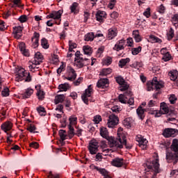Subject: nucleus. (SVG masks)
I'll list each match as a JSON object with an SVG mask.
<instances>
[{"label": "nucleus", "instance_id": "f257e3e1", "mask_svg": "<svg viewBox=\"0 0 178 178\" xmlns=\"http://www.w3.org/2000/svg\"><path fill=\"white\" fill-rule=\"evenodd\" d=\"M171 151L167 150L165 153V159L168 163H173L176 165L178 162V139H173L170 147Z\"/></svg>", "mask_w": 178, "mask_h": 178}, {"label": "nucleus", "instance_id": "f03ea898", "mask_svg": "<svg viewBox=\"0 0 178 178\" xmlns=\"http://www.w3.org/2000/svg\"><path fill=\"white\" fill-rule=\"evenodd\" d=\"M145 172L146 173L150 172L151 178H156L158 173L161 172L159 169V160L158 159L152 161H147L145 165Z\"/></svg>", "mask_w": 178, "mask_h": 178}, {"label": "nucleus", "instance_id": "7ed1b4c3", "mask_svg": "<svg viewBox=\"0 0 178 178\" xmlns=\"http://www.w3.org/2000/svg\"><path fill=\"white\" fill-rule=\"evenodd\" d=\"M147 91L151 90H156V92L154 93L153 97L156 99V97L161 94V88H163V83L162 81H158L156 77L153 78L152 81H149L147 83Z\"/></svg>", "mask_w": 178, "mask_h": 178}, {"label": "nucleus", "instance_id": "20e7f679", "mask_svg": "<svg viewBox=\"0 0 178 178\" xmlns=\"http://www.w3.org/2000/svg\"><path fill=\"white\" fill-rule=\"evenodd\" d=\"M100 135L103 138H106L107 141H108V145L111 148H122V145H119L118 143V139L115 138V137L109 136L108 129L106 127H102L100 129Z\"/></svg>", "mask_w": 178, "mask_h": 178}, {"label": "nucleus", "instance_id": "39448f33", "mask_svg": "<svg viewBox=\"0 0 178 178\" xmlns=\"http://www.w3.org/2000/svg\"><path fill=\"white\" fill-rule=\"evenodd\" d=\"M76 131L74 132V128L70 125L69 131H67V134L70 138H73L74 136H77V137H81L83 136V129L79 128V127H76Z\"/></svg>", "mask_w": 178, "mask_h": 178}, {"label": "nucleus", "instance_id": "423d86ee", "mask_svg": "<svg viewBox=\"0 0 178 178\" xmlns=\"http://www.w3.org/2000/svg\"><path fill=\"white\" fill-rule=\"evenodd\" d=\"M98 148H99V143L97 142V140L92 139L89 143L88 149L92 155H95L98 152Z\"/></svg>", "mask_w": 178, "mask_h": 178}, {"label": "nucleus", "instance_id": "0eeeda50", "mask_svg": "<svg viewBox=\"0 0 178 178\" xmlns=\"http://www.w3.org/2000/svg\"><path fill=\"white\" fill-rule=\"evenodd\" d=\"M178 134V130L173 128H165L163 131V137L169 138V137H176Z\"/></svg>", "mask_w": 178, "mask_h": 178}, {"label": "nucleus", "instance_id": "6e6552de", "mask_svg": "<svg viewBox=\"0 0 178 178\" xmlns=\"http://www.w3.org/2000/svg\"><path fill=\"white\" fill-rule=\"evenodd\" d=\"M67 76L65 77L66 80L69 81H74L77 77V73H76V70H74L73 67L68 66L67 67Z\"/></svg>", "mask_w": 178, "mask_h": 178}, {"label": "nucleus", "instance_id": "1a4fd4ad", "mask_svg": "<svg viewBox=\"0 0 178 178\" xmlns=\"http://www.w3.org/2000/svg\"><path fill=\"white\" fill-rule=\"evenodd\" d=\"M119 123V118L116 116L115 114H111L108 117V121L107 122L108 127L112 129L115 127V126H118Z\"/></svg>", "mask_w": 178, "mask_h": 178}, {"label": "nucleus", "instance_id": "9d476101", "mask_svg": "<svg viewBox=\"0 0 178 178\" xmlns=\"http://www.w3.org/2000/svg\"><path fill=\"white\" fill-rule=\"evenodd\" d=\"M92 94V88L89 86L87 89H86L85 92L81 95V99L86 105H88V98L91 97Z\"/></svg>", "mask_w": 178, "mask_h": 178}, {"label": "nucleus", "instance_id": "9b49d317", "mask_svg": "<svg viewBox=\"0 0 178 178\" xmlns=\"http://www.w3.org/2000/svg\"><path fill=\"white\" fill-rule=\"evenodd\" d=\"M12 127H13V124L9 121H7L3 123L1 126V130H3L4 133H6L7 136H10V137H13L12 134H10V130H12Z\"/></svg>", "mask_w": 178, "mask_h": 178}, {"label": "nucleus", "instance_id": "f8f14e48", "mask_svg": "<svg viewBox=\"0 0 178 178\" xmlns=\"http://www.w3.org/2000/svg\"><path fill=\"white\" fill-rule=\"evenodd\" d=\"M131 95H133L131 91L127 90L123 95L121 94L118 96V99L121 104H127V100L126 99H129Z\"/></svg>", "mask_w": 178, "mask_h": 178}, {"label": "nucleus", "instance_id": "ddd939ff", "mask_svg": "<svg viewBox=\"0 0 178 178\" xmlns=\"http://www.w3.org/2000/svg\"><path fill=\"white\" fill-rule=\"evenodd\" d=\"M97 87L104 90L108 88L109 87V80L108 79H100L97 83Z\"/></svg>", "mask_w": 178, "mask_h": 178}, {"label": "nucleus", "instance_id": "4468645a", "mask_svg": "<svg viewBox=\"0 0 178 178\" xmlns=\"http://www.w3.org/2000/svg\"><path fill=\"white\" fill-rule=\"evenodd\" d=\"M35 88L37 90L36 95L38 99L40 101H44V98H45V92L41 90V85H36Z\"/></svg>", "mask_w": 178, "mask_h": 178}, {"label": "nucleus", "instance_id": "2eb2a0df", "mask_svg": "<svg viewBox=\"0 0 178 178\" xmlns=\"http://www.w3.org/2000/svg\"><path fill=\"white\" fill-rule=\"evenodd\" d=\"M27 72L24 71L23 68L19 69L17 73L15 74V81H23L26 77Z\"/></svg>", "mask_w": 178, "mask_h": 178}, {"label": "nucleus", "instance_id": "dca6fc26", "mask_svg": "<svg viewBox=\"0 0 178 178\" xmlns=\"http://www.w3.org/2000/svg\"><path fill=\"white\" fill-rule=\"evenodd\" d=\"M62 13H63V11L60 10H59L58 11H53L51 12V13L47 15V17L49 19H54V20H59V19L62 16Z\"/></svg>", "mask_w": 178, "mask_h": 178}, {"label": "nucleus", "instance_id": "f3484780", "mask_svg": "<svg viewBox=\"0 0 178 178\" xmlns=\"http://www.w3.org/2000/svg\"><path fill=\"white\" fill-rule=\"evenodd\" d=\"M90 60L87 58H83V60H77V63H76V67L79 69H81L84 67V66H88L90 65Z\"/></svg>", "mask_w": 178, "mask_h": 178}, {"label": "nucleus", "instance_id": "a211bd4d", "mask_svg": "<svg viewBox=\"0 0 178 178\" xmlns=\"http://www.w3.org/2000/svg\"><path fill=\"white\" fill-rule=\"evenodd\" d=\"M117 143L119 144V145H122L121 148L115 147L117 149H122V148H123V145L125 146L127 149H131V148H133V145L130 143H127V140L126 139H124L123 141H122L121 138L119 140L117 139Z\"/></svg>", "mask_w": 178, "mask_h": 178}, {"label": "nucleus", "instance_id": "6ab92c4d", "mask_svg": "<svg viewBox=\"0 0 178 178\" xmlns=\"http://www.w3.org/2000/svg\"><path fill=\"white\" fill-rule=\"evenodd\" d=\"M126 42V40L122 39L120 40H118L117 43L115 44L113 49L114 51H122V49H124V44Z\"/></svg>", "mask_w": 178, "mask_h": 178}, {"label": "nucleus", "instance_id": "aec40b11", "mask_svg": "<svg viewBox=\"0 0 178 178\" xmlns=\"http://www.w3.org/2000/svg\"><path fill=\"white\" fill-rule=\"evenodd\" d=\"M95 169L97 170V172H99L100 175H102V176H104V178H112V177H111V173L105 168H101L99 167L95 166Z\"/></svg>", "mask_w": 178, "mask_h": 178}, {"label": "nucleus", "instance_id": "412c9836", "mask_svg": "<svg viewBox=\"0 0 178 178\" xmlns=\"http://www.w3.org/2000/svg\"><path fill=\"white\" fill-rule=\"evenodd\" d=\"M97 22L102 23L104 19H106V12L102 10H98L95 15Z\"/></svg>", "mask_w": 178, "mask_h": 178}, {"label": "nucleus", "instance_id": "4be33fe9", "mask_svg": "<svg viewBox=\"0 0 178 178\" xmlns=\"http://www.w3.org/2000/svg\"><path fill=\"white\" fill-rule=\"evenodd\" d=\"M32 47L33 48H37L39 45L38 41H40V33L35 32L33 33V37L31 38Z\"/></svg>", "mask_w": 178, "mask_h": 178}, {"label": "nucleus", "instance_id": "5701e85b", "mask_svg": "<svg viewBox=\"0 0 178 178\" xmlns=\"http://www.w3.org/2000/svg\"><path fill=\"white\" fill-rule=\"evenodd\" d=\"M123 159L115 158L111 161V165L116 168H122L123 166Z\"/></svg>", "mask_w": 178, "mask_h": 178}, {"label": "nucleus", "instance_id": "b1692460", "mask_svg": "<svg viewBox=\"0 0 178 178\" xmlns=\"http://www.w3.org/2000/svg\"><path fill=\"white\" fill-rule=\"evenodd\" d=\"M136 141H138L139 147L142 148V149H147V144L148 143V140H147V139L138 138Z\"/></svg>", "mask_w": 178, "mask_h": 178}, {"label": "nucleus", "instance_id": "393cba45", "mask_svg": "<svg viewBox=\"0 0 178 178\" xmlns=\"http://www.w3.org/2000/svg\"><path fill=\"white\" fill-rule=\"evenodd\" d=\"M145 112H147V109H143L141 106L136 109V113L141 120H144L145 118Z\"/></svg>", "mask_w": 178, "mask_h": 178}, {"label": "nucleus", "instance_id": "a878e982", "mask_svg": "<svg viewBox=\"0 0 178 178\" xmlns=\"http://www.w3.org/2000/svg\"><path fill=\"white\" fill-rule=\"evenodd\" d=\"M19 50L24 56H30V52L29 51V49H26V44L24 42L20 43Z\"/></svg>", "mask_w": 178, "mask_h": 178}, {"label": "nucleus", "instance_id": "bb28decb", "mask_svg": "<svg viewBox=\"0 0 178 178\" xmlns=\"http://www.w3.org/2000/svg\"><path fill=\"white\" fill-rule=\"evenodd\" d=\"M33 94H34V90H33L31 88H28L22 94V97L24 99H27L28 98H30Z\"/></svg>", "mask_w": 178, "mask_h": 178}, {"label": "nucleus", "instance_id": "cd10ccee", "mask_svg": "<svg viewBox=\"0 0 178 178\" xmlns=\"http://www.w3.org/2000/svg\"><path fill=\"white\" fill-rule=\"evenodd\" d=\"M118 35V31L113 29H109L108 31L107 38L108 40H113Z\"/></svg>", "mask_w": 178, "mask_h": 178}, {"label": "nucleus", "instance_id": "c85d7f7f", "mask_svg": "<svg viewBox=\"0 0 178 178\" xmlns=\"http://www.w3.org/2000/svg\"><path fill=\"white\" fill-rule=\"evenodd\" d=\"M132 35L136 42H141V41H143V38H141V35H140L138 30L134 31Z\"/></svg>", "mask_w": 178, "mask_h": 178}, {"label": "nucleus", "instance_id": "c756f323", "mask_svg": "<svg viewBox=\"0 0 178 178\" xmlns=\"http://www.w3.org/2000/svg\"><path fill=\"white\" fill-rule=\"evenodd\" d=\"M69 124H68V129L70 127V126L71 127H73V126H76V124H77V117H76V115H71L69 118Z\"/></svg>", "mask_w": 178, "mask_h": 178}, {"label": "nucleus", "instance_id": "7c9ffc66", "mask_svg": "<svg viewBox=\"0 0 178 178\" xmlns=\"http://www.w3.org/2000/svg\"><path fill=\"white\" fill-rule=\"evenodd\" d=\"M65 95H57L54 99L56 105H58V104H62V102L65 101Z\"/></svg>", "mask_w": 178, "mask_h": 178}, {"label": "nucleus", "instance_id": "2f4dec72", "mask_svg": "<svg viewBox=\"0 0 178 178\" xmlns=\"http://www.w3.org/2000/svg\"><path fill=\"white\" fill-rule=\"evenodd\" d=\"M160 108H161V113L163 114L169 113V108L168 107V105H166L165 102L161 103Z\"/></svg>", "mask_w": 178, "mask_h": 178}, {"label": "nucleus", "instance_id": "473e14b6", "mask_svg": "<svg viewBox=\"0 0 178 178\" xmlns=\"http://www.w3.org/2000/svg\"><path fill=\"white\" fill-rule=\"evenodd\" d=\"M131 123H133L132 118H127L123 121L124 126H125V127H127L128 129L129 127H131Z\"/></svg>", "mask_w": 178, "mask_h": 178}, {"label": "nucleus", "instance_id": "72a5a7b5", "mask_svg": "<svg viewBox=\"0 0 178 178\" xmlns=\"http://www.w3.org/2000/svg\"><path fill=\"white\" fill-rule=\"evenodd\" d=\"M177 70L170 71L168 73V76L170 77V80H172V81L177 80Z\"/></svg>", "mask_w": 178, "mask_h": 178}, {"label": "nucleus", "instance_id": "f704fd0d", "mask_svg": "<svg viewBox=\"0 0 178 178\" xmlns=\"http://www.w3.org/2000/svg\"><path fill=\"white\" fill-rule=\"evenodd\" d=\"M83 50L85 55H88L89 56H90L91 54H92V48H91V47L88 45L83 46Z\"/></svg>", "mask_w": 178, "mask_h": 178}, {"label": "nucleus", "instance_id": "c9c22d12", "mask_svg": "<svg viewBox=\"0 0 178 178\" xmlns=\"http://www.w3.org/2000/svg\"><path fill=\"white\" fill-rule=\"evenodd\" d=\"M129 62H130L129 58H122L119 61V66L121 68L124 67V66H126V65H127V63H129Z\"/></svg>", "mask_w": 178, "mask_h": 178}, {"label": "nucleus", "instance_id": "e433bc0d", "mask_svg": "<svg viewBox=\"0 0 178 178\" xmlns=\"http://www.w3.org/2000/svg\"><path fill=\"white\" fill-rule=\"evenodd\" d=\"M95 35L94 33H88L84 36L85 41H94Z\"/></svg>", "mask_w": 178, "mask_h": 178}, {"label": "nucleus", "instance_id": "4c0bfd02", "mask_svg": "<svg viewBox=\"0 0 178 178\" xmlns=\"http://www.w3.org/2000/svg\"><path fill=\"white\" fill-rule=\"evenodd\" d=\"M70 88V86L67 83H65L64 84H60L58 86V89L60 90V91H67Z\"/></svg>", "mask_w": 178, "mask_h": 178}, {"label": "nucleus", "instance_id": "58836bf2", "mask_svg": "<svg viewBox=\"0 0 178 178\" xmlns=\"http://www.w3.org/2000/svg\"><path fill=\"white\" fill-rule=\"evenodd\" d=\"M36 111L39 113L40 116H45L47 115V111H45V108L42 106L37 107Z\"/></svg>", "mask_w": 178, "mask_h": 178}, {"label": "nucleus", "instance_id": "ea45409f", "mask_svg": "<svg viewBox=\"0 0 178 178\" xmlns=\"http://www.w3.org/2000/svg\"><path fill=\"white\" fill-rule=\"evenodd\" d=\"M23 31V26H14L13 27V34H22Z\"/></svg>", "mask_w": 178, "mask_h": 178}, {"label": "nucleus", "instance_id": "a19ab883", "mask_svg": "<svg viewBox=\"0 0 178 178\" xmlns=\"http://www.w3.org/2000/svg\"><path fill=\"white\" fill-rule=\"evenodd\" d=\"M58 134L60 136V140H66V137H67V134L66 130L60 129L58 131Z\"/></svg>", "mask_w": 178, "mask_h": 178}, {"label": "nucleus", "instance_id": "79ce46f5", "mask_svg": "<svg viewBox=\"0 0 178 178\" xmlns=\"http://www.w3.org/2000/svg\"><path fill=\"white\" fill-rule=\"evenodd\" d=\"M41 45L44 49H48L49 48V44H48V40L45 38L41 40Z\"/></svg>", "mask_w": 178, "mask_h": 178}, {"label": "nucleus", "instance_id": "37998d69", "mask_svg": "<svg viewBox=\"0 0 178 178\" xmlns=\"http://www.w3.org/2000/svg\"><path fill=\"white\" fill-rule=\"evenodd\" d=\"M112 73V69L111 68H104L102 72H100V76H108Z\"/></svg>", "mask_w": 178, "mask_h": 178}, {"label": "nucleus", "instance_id": "c03bdc74", "mask_svg": "<svg viewBox=\"0 0 178 178\" xmlns=\"http://www.w3.org/2000/svg\"><path fill=\"white\" fill-rule=\"evenodd\" d=\"M26 130L29 131L30 133H38V131H35L37 130V127H35V125L33 124H30L27 128Z\"/></svg>", "mask_w": 178, "mask_h": 178}, {"label": "nucleus", "instance_id": "a18cd8bd", "mask_svg": "<svg viewBox=\"0 0 178 178\" xmlns=\"http://www.w3.org/2000/svg\"><path fill=\"white\" fill-rule=\"evenodd\" d=\"M175 37V31L173 30V28H170L169 31L167 33V38L168 41H170L172 38Z\"/></svg>", "mask_w": 178, "mask_h": 178}, {"label": "nucleus", "instance_id": "49530a36", "mask_svg": "<svg viewBox=\"0 0 178 178\" xmlns=\"http://www.w3.org/2000/svg\"><path fill=\"white\" fill-rule=\"evenodd\" d=\"M141 49H143V47H141V46H139V47H136V48H133L131 49L132 55H138L140 53Z\"/></svg>", "mask_w": 178, "mask_h": 178}, {"label": "nucleus", "instance_id": "de8ad7c7", "mask_svg": "<svg viewBox=\"0 0 178 178\" xmlns=\"http://www.w3.org/2000/svg\"><path fill=\"white\" fill-rule=\"evenodd\" d=\"M75 58H74V62H76V63H77V60H83V54H80V51H77L75 53Z\"/></svg>", "mask_w": 178, "mask_h": 178}, {"label": "nucleus", "instance_id": "09e8293b", "mask_svg": "<svg viewBox=\"0 0 178 178\" xmlns=\"http://www.w3.org/2000/svg\"><path fill=\"white\" fill-rule=\"evenodd\" d=\"M112 63V57L108 56L104 60H103V65L106 66H109Z\"/></svg>", "mask_w": 178, "mask_h": 178}, {"label": "nucleus", "instance_id": "8fccbe9b", "mask_svg": "<svg viewBox=\"0 0 178 178\" xmlns=\"http://www.w3.org/2000/svg\"><path fill=\"white\" fill-rule=\"evenodd\" d=\"M149 40L153 41V42H159V44H161V42H162V40L153 35H151L149 36Z\"/></svg>", "mask_w": 178, "mask_h": 178}, {"label": "nucleus", "instance_id": "3c124183", "mask_svg": "<svg viewBox=\"0 0 178 178\" xmlns=\"http://www.w3.org/2000/svg\"><path fill=\"white\" fill-rule=\"evenodd\" d=\"M18 20L20 23H26L29 22V17H27V15H23L18 18Z\"/></svg>", "mask_w": 178, "mask_h": 178}, {"label": "nucleus", "instance_id": "603ef678", "mask_svg": "<svg viewBox=\"0 0 178 178\" xmlns=\"http://www.w3.org/2000/svg\"><path fill=\"white\" fill-rule=\"evenodd\" d=\"M78 3H73L72 5L70 7L71 9V13H74V15L77 14L78 12L76 10L77 6H78Z\"/></svg>", "mask_w": 178, "mask_h": 178}, {"label": "nucleus", "instance_id": "864d4df0", "mask_svg": "<svg viewBox=\"0 0 178 178\" xmlns=\"http://www.w3.org/2000/svg\"><path fill=\"white\" fill-rule=\"evenodd\" d=\"M129 90V86L127 85V82L124 81L121 83L120 91H127Z\"/></svg>", "mask_w": 178, "mask_h": 178}, {"label": "nucleus", "instance_id": "5fc2aeb1", "mask_svg": "<svg viewBox=\"0 0 178 178\" xmlns=\"http://www.w3.org/2000/svg\"><path fill=\"white\" fill-rule=\"evenodd\" d=\"M43 56L42 54H41L40 52L38 51L35 54V59H36L37 60H39V62H42V59H43Z\"/></svg>", "mask_w": 178, "mask_h": 178}, {"label": "nucleus", "instance_id": "6e6d98bb", "mask_svg": "<svg viewBox=\"0 0 178 178\" xmlns=\"http://www.w3.org/2000/svg\"><path fill=\"white\" fill-rule=\"evenodd\" d=\"M169 101L170 102V104H172V105L176 104V101H177V97H176V95H171L169 97Z\"/></svg>", "mask_w": 178, "mask_h": 178}, {"label": "nucleus", "instance_id": "4d7b16f0", "mask_svg": "<svg viewBox=\"0 0 178 178\" xmlns=\"http://www.w3.org/2000/svg\"><path fill=\"white\" fill-rule=\"evenodd\" d=\"M171 58H172V56L170 55V54H169V52H167L163 57L164 62H168L170 60Z\"/></svg>", "mask_w": 178, "mask_h": 178}, {"label": "nucleus", "instance_id": "13d9d810", "mask_svg": "<svg viewBox=\"0 0 178 178\" xmlns=\"http://www.w3.org/2000/svg\"><path fill=\"white\" fill-rule=\"evenodd\" d=\"M102 120V117H101V115H95L93 119V122H95L96 124H98V123H99V122H101Z\"/></svg>", "mask_w": 178, "mask_h": 178}, {"label": "nucleus", "instance_id": "bf43d9fd", "mask_svg": "<svg viewBox=\"0 0 178 178\" xmlns=\"http://www.w3.org/2000/svg\"><path fill=\"white\" fill-rule=\"evenodd\" d=\"M66 67V65H65V64H62L59 68L57 69L56 72L58 74H60V73H62V72L65 71V67Z\"/></svg>", "mask_w": 178, "mask_h": 178}, {"label": "nucleus", "instance_id": "052dcab7", "mask_svg": "<svg viewBox=\"0 0 178 178\" xmlns=\"http://www.w3.org/2000/svg\"><path fill=\"white\" fill-rule=\"evenodd\" d=\"M1 95L3 97H9V88H5L3 90L1 91Z\"/></svg>", "mask_w": 178, "mask_h": 178}, {"label": "nucleus", "instance_id": "680f3d73", "mask_svg": "<svg viewBox=\"0 0 178 178\" xmlns=\"http://www.w3.org/2000/svg\"><path fill=\"white\" fill-rule=\"evenodd\" d=\"M83 78L79 77L78 79H76L75 81L73 82V84L74 86H80L83 83Z\"/></svg>", "mask_w": 178, "mask_h": 178}, {"label": "nucleus", "instance_id": "e2e57ef3", "mask_svg": "<svg viewBox=\"0 0 178 178\" xmlns=\"http://www.w3.org/2000/svg\"><path fill=\"white\" fill-rule=\"evenodd\" d=\"M115 5H116V0H111L108 5V8H109V9H113Z\"/></svg>", "mask_w": 178, "mask_h": 178}, {"label": "nucleus", "instance_id": "0e129e2a", "mask_svg": "<svg viewBox=\"0 0 178 178\" xmlns=\"http://www.w3.org/2000/svg\"><path fill=\"white\" fill-rule=\"evenodd\" d=\"M39 146L40 145H38V143L37 142H32L29 143V147L31 148H35V149H37V148H38Z\"/></svg>", "mask_w": 178, "mask_h": 178}, {"label": "nucleus", "instance_id": "69168bd1", "mask_svg": "<svg viewBox=\"0 0 178 178\" xmlns=\"http://www.w3.org/2000/svg\"><path fill=\"white\" fill-rule=\"evenodd\" d=\"M48 178H60L59 174L54 175L52 174V171H50L49 172V175H47Z\"/></svg>", "mask_w": 178, "mask_h": 178}, {"label": "nucleus", "instance_id": "338daca9", "mask_svg": "<svg viewBox=\"0 0 178 178\" xmlns=\"http://www.w3.org/2000/svg\"><path fill=\"white\" fill-rule=\"evenodd\" d=\"M31 80H32V78H31V75L30 74V72H26L25 82L30 83Z\"/></svg>", "mask_w": 178, "mask_h": 178}, {"label": "nucleus", "instance_id": "774afa93", "mask_svg": "<svg viewBox=\"0 0 178 178\" xmlns=\"http://www.w3.org/2000/svg\"><path fill=\"white\" fill-rule=\"evenodd\" d=\"M115 81L118 84H120V86H121V84H122V83H124L125 81L124 79H123V78H122V76L116 77Z\"/></svg>", "mask_w": 178, "mask_h": 178}]
</instances>
